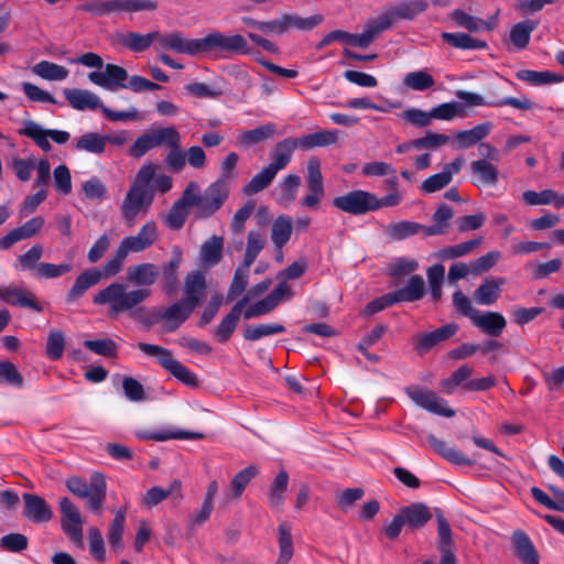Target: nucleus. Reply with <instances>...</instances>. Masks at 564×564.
<instances>
[{"label": "nucleus", "mask_w": 564, "mask_h": 564, "mask_svg": "<svg viewBox=\"0 0 564 564\" xmlns=\"http://www.w3.org/2000/svg\"><path fill=\"white\" fill-rule=\"evenodd\" d=\"M65 349V334L59 329L48 333L45 352L51 360H58L63 357Z\"/></svg>", "instance_id": "nucleus-64"}, {"label": "nucleus", "mask_w": 564, "mask_h": 564, "mask_svg": "<svg viewBox=\"0 0 564 564\" xmlns=\"http://www.w3.org/2000/svg\"><path fill=\"white\" fill-rule=\"evenodd\" d=\"M427 441L431 447L447 462L459 466H471L474 460L466 456L463 452L451 447L445 441L437 438L435 435L430 434Z\"/></svg>", "instance_id": "nucleus-33"}, {"label": "nucleus", "mask_w": 564, "mask_h": 564, "mask_svg": "<svg viewBox=\"0 0 564 564\" xmlns=\"http://www.w3.org/2000/svg\"><path fill=\"white\" fill-rule=\"evenodd\" d=\"M158 37L159 31H153L148 34L127 32L119 36L118 42L129 51L140 53L147 51L154 41H158Z\"/></svg>", "instance_id": "nucleus-36"}, {"label": "nucleus", "mask_w": 564, "mask_h": 564, "mask_svg": "<svg viewBox=\"0 0 564 564\" xmlns=\"http://www.w3.org/2000/svg\"><path fill=\"white\" fill-rule=\"evenodd\" d=\"M272 162L257 173L245 186L246 195H254L271 185L276 174L284 170L291 162L279 143L274 145L271 152Z\"/></svg>", "instance_id": "nucleus-8"}, {"label": "nucleus", "mask_w": 564, "mask_h": 564, "mask_svg": "<svg viewBox=\"0 0 564 564\" xmlns=\"http://www.w3.org/2000/svg\"><path fill=\"white\" fill-rule=\"evenodd\" d=\"M64 96L69 105L76 110H95L98 108L102 110L104 107L100 98L89 90L77 88L65 89Z\"/></svg>", "instance_id": "nucleus-34"}, {"label": "nucleus", "mask_w": 564, "mask_h": 564, "mask_svg": "<svg viewBox=\"0 0 564 564\" xmlns=\"http://www.w3.org/2000/svg\"><path fill=\"white\" fill-rule=\"evenodd\" d=\"M503 278H486L475 291V300L481 305H491L500 296L501 286L505 284Z\"/></svg>", "instance_id": "nucleus-37"}, {"label": "nucleus", "mask_w": 564, "mask_h": 564, "mask_svg": "<svg viewBox=\"0 0 564 564\" xmlns=\"http://www.w3.org/2000/svg\"><path fill=\"white\" fill-rule=\"evenodd\" d=\"M45 220L42 216H35L22 226L10 230L0 238V250H8L14 243L36 236L43 228Z\"/></svg>", "instance_id": "nucleus-21"}, {"label": "nucleus", "mask_w": 564, "mask_h": 564, "mask_svg": "<svg viewBox=\"0 0 564 564\" xmlns=\"http://www.w3.org/2000/svg\"><path fill=\"white\" fill-rule=\"evenodd\" d=\"M181 264V253H177L167 263H165L162 268V281H163V291L166 294H173L178 286V276L177 270Z\"/></svg>", "instance_id": "nucleus-54"}, {"label": "nucleus", "mask_w": 564, "mask_h": 564, "mask_svg": "<svg viewBox=\"0 0 564 564\" xmlns=\"http://www.w3.org/2000/svg\"><path fill=\"white\" fill-rule=\"evenodd\" d=\"M286 329L282 324L272 323V324H259L248 326L243 330V338L248 341H256L261 339L262 337L282 334Z\"/></svg>", "instance_id": "nucleus-58"}, {"label": "nucleus", "mask_w": 564, "mask_h": 564, "mask_svg": "<svg viewBox=\"0 0 564 564\" xmlns=\"http://www.w3.org/2000/svg\"><path fill=\"white\" fill-rule=\"evenodd\" d=\"M280 564H288L293 556V541L291 528L288 523H281L278 528Z\"/></svg>", "instance_id": "nucleus-62"}, {"label": "nucleus", "mask_w": 564, "mask_h": 564, "mask_svg": "<svg viewBox=\"0 0 564 564\" xmlns=\"http://www.w3.org/2000/svg\"><path fill=\"white\" fill-rule=\"evenodd\" d=\"M292 235V220L286 215L278 216L272 223L271 240L275 250H281L290 240Z\"/></svg>", "instance_id": "nucleus-42"}, {"label": "nucleus", "mask_w": 564, "mask_h": 564, "mask_svg": "<svg viewBox=\"0 0 564 564\" xmlns=\"http://www.w3.org/2000/svg\"><path fill=\"white\" fill-rule=\"evenodd\" d=\"M388 30V22L383 23L379 15L369 20L362 33L352 34L341 30H335L326 34L316 45L317 50L324 48L332 43L333 39H344L346 44L361 48L368 47L375 39Z\"/></svg>", "instance_id": "nucleus-6"}, {"label": "nucleus", "mask_w": 564, "mask_h": 564, "mask_svg": "<svg viewBox=\"0 0 564 564\" xmlns=\"http://www.w3.org/2000/svg\"><path fill=\"white\" fill-rule=\"evenodd\" d=\"M458 326L456 324L444 325L430 333H421L415 336L414 349L419 355H425L440 343L449 339L456 334Z\"/></svg>", "instance_id": "nucleus-22"}, {"label": "nucleus", "mask_w": 564, "mask_h": 564, "mask_svg": "<svg viewBox=\"0 0 564 564\" xmlns=\"http://www.w3.org/2000/svg\"><path fill=\"white\" fill-rule=\"evenodd\" d=\"M66 486L72 494L87 500L86 506L89 510L100 512L107 489L105 477L101 474H93L89 484L79 477H70L67 479Z\"/></svg>", "instance_id": "nucleus-5"}, {"label": "nucleus", "mask_w": 564, "mask_h": 564, "mask_svg": "<svg viewBox=\"0 0 564 564\" xmlns=\"http://www.w3.org/2000/svg\"><path fill=\"white\" fill-rule=\"evenodd\" d=\"M59 510L62 514L61 527L63 532L76 547L83 550L85 547L83 535L84 521L79 509L70 501L69 498L64 497L59 501Z\"/></svg>", "instance_id": "nucleus-10"}, {"label": "nucleus", "mask_w": 564, "mask_h": 564, "mask_svg": "<svg viewBox=\"0 0 564 564\" xmlns=\"http://www.w3.org/2000/svg\"><path fill=\"white\" fill-rule=\"evenodd\" d=\"M441 37L444 43L460 50H484L487 43L482 40L474 39L466 33L443 32Z\"/></svg>", "instance_id": "nucleus-45"}, {"label": "nucleus", "mask_w": 564, "mask_h": 564, "mask_svg": "<svg viewBox=\"0 0 564 564\" xmlns=\"http://www.w3.org/2000/svg\"><path fill=\"white\" fill-rule=\"evenodd\" d=\"M392 293L397 303L419 301L425 293L424 280L421 275H412L405 286Z\"/></svg>", "instance_id": "nucleus-40"}, {"label": "nucleus", "mask_w": 564, "mask_h": 564, "mask_svg": "<svg viewBox=\"0 0 564 564\" xmlns=\"http://www.w3.org/2000/svg\"><path fill=\"white\" fill-rule=\"evenodd\" d=\"M535 21H523L517 23L510 32V41L518 50H523L530 42L531 33L535 30Z\"/></svg>", "instance_id": "nucleus-57"}, {"label": "nucleus", "mask_w": 564, "mask_h": 564, "mask_svg": "<svg viewBox=\"0 0 564 564\" xmlns=\"http://www.w3.org/2000/svg\"><path fill=\"white\" fill-rule=\"evenodd\" d=\"M405 393L416 405L431 413L445 417L455 415V411L447 406L446 401L432 390L410 386L405 388Z\"/></svg>", "instance_id": "nucleus-12"}, {"label": "nucleus", "mask_w": 564, "mask_h": 564, "mask_svg": "<svg viewBox=\"0 0 564 564\" xmlns=\"http://www.w3.org/2000/svg\"><path fill=\"white\" fill-rule=\"evenodd\" d=\"M473 324L484 333L498 337L506 328L507 322L503 315L498 312H486L484 314L478 312L473 319Z\"/></svg>", "instance_id": "nucleus-35"}, {"label": "nucleus", "mask_w": 564, "mask_h": 564, "mask_svg": "<svg viewBox=\"0 0 564 564\" xmlns=\"http://www.w3.org/2000/svg\"><path fill=\"white\" fill-rule=\"evenodd\" d=\"M275 131L276 127L274 123H267L252 130H246L238 135V143L241 147L249 148L271 139Z\"/></svg>", "instance_id": "nucleus-41"}, {"label": "nucleus", "mask_w": 564, "mask_h": 564, "mask_svg": "<svg viewBox=\"0 0 564 564\" xmlns=\"http://www.w3.org/2000/svg\"><path fill=\"white\" fill-rule=\"evenodd\" d=\"M491 122H485L474 127L470 130L458 131L455 135V142L458 149H468L482 139H485L491 131Z\"/></svg>", "instance_id": "nucleus-39"}, {"label": "nucleus", "mask_w": 564, "mask_h": 564, "mask_svg": "<svg viewBox=\"0 0 564 564\" xmlns=\"http://www.w3.org/2000/svg\"><path fill=\"white\" fill-rule=\"evenodd\" d=\"M511 543L514 555L523 564H540L539 553L532 543L530 536L522 530L513 531Z\"/></svg>", "instance_id": "nucleus-29"}, {"label": "nucleus", "mask_w": 564, "mask_h": 564, "mask_svg": "<svg viewBox=\"0 0 564 564\" xmlns=\"http://www.w3.org/2000/svg\"><path fill=\"white\" fill-rule=\"evenodd\" d=\"M159 238L158 225L154 220L147 221L135 236L121 240L115 256L102 265V279L117 275L130 252H142L153 246Z\"/></svg>", "instance_id": "nucleus-2"}, {"label": "nucleus", "mask_w": 564, "mask_h": 564, "mask_svg": "<svg viewBox=\"0 0 564 564\" xmlns=\"http://www.w3.org/2000/svg\"><path fill=\"white\" fill-rule=\"evenodd\" d=\"M399 511L410 530L422 529L433 518L432 510L423 502L411 503Z\"/></svg>", "instance_id": "nucleus-31"}, {"label": "nucleus", "mask_w": 564, "mask_h": 564, "mask_svg": "<svg viewBox=\"0 0 564 564\" xmlns=\"http://www.w3.org/2000/svg\"><path fill=\"white\" fill-rule=\"evenodd\" d=\"M202 200L200 186L196 182H189L183 191L181 198L177 199V202L187 209L189 207H196V216L198 218H200Z\"/></svg>", "instance_id": "nucleus-63"}, {"label": "nucleus", "mask_w": 564, "mask_h": 564, "mask_svg": "<svg viewBox=\"0 0 564 564\" xmlns=\"http://www.w3.org/2000/svg\"><path fill=\"white\" fill-rule=\"evenodd\" d=\"M108 139L109 135H101L96 132H86L77 139L74 148L78 151L101 154L106 150Z\"/></svg>", "instance_id": "nucleus-44"}, {"label": "nucleus", "mask_w": 564, "mask_h": 564, "mask_svg": "<svg viewBox=\"0 0 564 564\" xmlns=\"http://www.w3.org/2000/svg\"><path fill=\"white\" fill-rule=\"evenodd\" d=\"M306 169V184L308 194L303 198L301 205L306 208L317 209L322 198L325 195L319 159L315 156L311 158L307 161Z\"/></svg>", "instance_id": "nucleus-13"}, {"label": "nucleus", "mask_w": 564, "mask_h": 564, "mask_svg": "<svg viewBox=\"0 0 564 564\" xmlns=\"http://www.w3.org/2000/svg\"><path fill=\"white\" fill-rule=\"evenodd\" d=\"M137 347L145 356L154 357L158 359L160 366L176 378L182 383L188 387H196L198 383L197 377L186 366L173 357V352L162 346L140 341Z\"/></svg>", "instance_id": "nucleus-4"}, {"label": "nucleus", "mask_w": 564, "mask_h": 564, "mask_svg": "<svg viewBox=\"0 0 564 564\" xmlns=\"http://www.w3.org/2000/svg\"><path fill=\"white\" fill-rule=\"evenodd\" d=\"M419 232L424 234V225L410 220L392 223L386 228L387 236L394 241L406 239Z\"/></svg>", "instance_id": "nucleus-46"}, {"label": "nucleus", "mask_w": 564, "mask_h": 564, "mask_svg": "<svg viewBox=\"0 0 564 564\" xmlns=\"http://www.w3.org/2000/svg\"><path fill=\"white\" fill-rule=\"evenodd\" d=\"M193 312L194 310L183 301H177L167 307L159 308L163 332L173 333L177 330Z\"/></svg>", "instance_id": "nucleus-20"}, {"label": "nucleus", "mask_w": 564, "mask_h": 564, "mask_svg": "<svg viewBox=\"0 0 564 564\" xmlns=\"http://www.w3.org/2000/svg\"><path fill=\"white\" fill-rule=\"evenodd\" d=\"M102 280V273L97 268H90L82 272L74 281V284L66 293V302H77L90 288Z\"/></svg>", "instance_id": "nucleus-26"}, {"label": "nucleus", "mask_w": 564, "mask_h": 564, "mask_svg": "<svg viewBox=\"0 0 564 564\" xmlns=\"http://www.w3.org/2000/svg\"><path fill=\"white\" fill-rule=\"evenodd\" d=\"M481 243V238L464 241L458 245L442 248L437 256L441 259H456L473 252Z\"/></svg>", "instance_id": "nucleus-59"}, {"label": "nucleus", "mask_w": 564, "mask_h": 564, "mask_svg": "<svg viewBox=\"0 0 564 564\" xmlns=\"http://www.w3.org/2000/svg\"><path fill=\"white\" fill-rule=\"evenodd\" d=\"M229 195V187L225 180L212 183L202 194L200 218H208L221 208Z\"/></svg>", "instance_id": "nucleus-18"}, {"label": "nucleus", "mask_w": 564, "mask_h": 564, "mask_svg": "<svg viewBox=\"0 0 564 564\" xmlns=\"http://www.w3.org/2000/svg\"><path fill=\"white\" fill-rule=\"evenodd\" d=\"M104 68V72H90L88 74V79L93 84L110 91H116L119 88H127L126 80L128 79V72L123 67L116 64H106Z\"/></svg>", "instance_id": "nucleus-16"}, {"label": "nucleus", "mask_w": 564, "mask_h": 564, "mask_svg": "<svg viewBox=\"0 0 564 564\" xmlns=\"http://www.w3.org/2000/svg\"><path fill=\"white\" fill-rule=\"evenodd\" d=\"M23 517L34 523L48 522L53 518V511L44 498L34 494H23Z\"/></svg>", "instance_id": "nucleus-24"}, {"label": "nucleus", "mask_w": 564, "mask_h": 564, "mask_svg": "<svg viewBox=\"0 0 564 564\" xmlns=\"http://www.w3.org/2000/svg\"><path fill=\"white\" fill-rule=\"evenodd\" d=\"M517 78L535 86L560 83L564 79L563 76L549 70L538 72L530 69L519 70Z\"/></svg>", "instance_id": "nucleus-56"}, {"label": "nucleus", "mask_w": 564, "mask_h": 564, "mask_svg": "<svg viewBox=\"0 0 564 564\" xmlns=\"http://www.w3.org/2000/svg\"><path fill=\"white\" fill-rule=\"evenodd\" d=\"M375 194L356 189L333 199V206L350 215H365L375 212Z\"/></svg>", "instance_id": "nucleus-11"}, {"label": "nucleus", "mask_w": 564, "mask_h": 564, "mask_svg": "<svg viewBox=\"0 0 564 564\" xmlns=\"http://www.w3.org/2000/svg\"><path fill=\"white\" fill-rule=\"evenodd\" d=\"M126 507L117 510L115 518L109 527L108 541L116 552H120L123 549L122 535L126 524Z\"/></svg>", "instance_id": "nucleus-49"}, {"label": "nucleus", "mask_w": 564, "mask_h": 564, "mask_svg": "<svg viewBox=\"0 0 564 564\" xmlns=\"http://www.w3.org/2000/svg\"><path fill=\"white\" fill-rule=\"evenodd\" d=\"M248 303V299L239 300L230 310V312L223 317L219 325L213 330L215 338L219 343H227L235 333L243 307Z\"/></svg>", "instance_id": "nucleus-27"}, {"label": "nucleus", "mask_w": 564, "mask_h": 564, "mask_svg": "<svg viewBox=\"0 0 564 564\" xmlns=\"http://www.w3.org/2000/svg\"><path fill=\"white\" fill-rule=\"evenodd\" d=\"M454 212L452 207L446 204H442L436 212L433 214L431 226H424L425 236H437L444 235L447 231L448 223L453 218Z\"/></svg>", "instance_id": "nucleus-43"}, {"label": "nucleus", "mask_w": 564, "mask_h": 564, "mask_svg": "<svg viewBox=\"0 0 564 564\" xmlns=\"http://www.w3.org/2000/svg\"><path fill=\"white\" fill-rule=\"evenodd\" d=\"M181 488L182 482L180 480H174L167 489L154 486L145 492L142 502L147 508H152L174 494L180 496Z\"/></svg>", "instance_id": "nucleus-50"}, {"label": "nucleus", "mask_w": 564, "mask_h": 564, "mask_svg": "<svg viewBox=\"0 0 564 564\" xmlns=\"http://www.w3.org/2000/svg\"><path fill=\"white\" fill-rule=\"evenodd\" d=\"M288 485L289 474L285 470H280L270 485L268 494V502L271 508H280L283 505Z\"/></svg>", "instance_id": "nucleus-51"}, {"label": "nucleus", "mask_w": 564, "mask_h": 564, "mask_svg": "<svg viewBox=\"0 0 564 564\" xmlns=\"http://www.w3.org/2000/svg\"><path fill=\"white\" fill-rule=\"evenodd\" d=\"M249 52L248 42L240 34L225 35L219 31H213L199 39V54H206L214 58L230 57Z\"/></svg>", "instance_id": "nucleus-3"}, {"label": "nucleus", "mask_w": 564, "mask_h": 564, "mask_svg": "<svg viewBox=\"0 0 564 564\" xmlns=\"http://www.w3.org/2000/svg\"><path fill=\"white\" fill-rule=\"evenodd\" d=\"M160 275V270L156 264L144 262L130 265L127 269V281L138 289H149L153 285Z\"/></svg>", "instance_id": "nucleus-28"}, {"label": "nucleus", "mask_w": 564, "mask_h": 564, "mask_svg": "<svg viewBox=\"0 0 564 564\" xmlns=\"http://www.w3.org/2000/svg\"><path fill=\"white\" fill-rule=\"evenodd\" d=\"M282 19L285 33L292 29L310 31L324 21V17L322 14H314L312 17L302 18L297 14L284 13L282 14Z\"/></svg>", "instance_id": "nucleus-47"}, {"label": "nucleus", "mask_w": 564, "mask_h": 564, "mask_svg": "<svg viewBox=\"0 0 564 564\" xmlns=\"http://www.w3.org/2000/svg\"><path fill=\"white\" fill-rule=\"evenodd\" d=\"M265 237L259 231H249L247 239V248L242 263L251 267L258 254L264 248Z\"/></svg>", "instance_id": "nucleus-60"}, {"label": "nucleus", "mask_w": 564, "mask_h": 564, "mask_svg": "<svg viewBox=\"0 0 564 564\" xmlns=\"http://www.w3.org/2000/svg\"><path fill=\"white\" fill-rule=\"evenodd\" d=\"M174 127L159 128L142 133L130 147L129 154L133 158H141L150 150L165 145Z\"/></svg>", "instance_id": "nucleus-17"}, {"label": "nucleus", "mask_w": 564, "mask_h": 564, "mask_svg": "<svg viewBox=\"0 0 564 564\" xmlns=\"http://www.w3.org/2000/svg\"><path fill=\"white\" fill-rule=\"evenodd\" d=\"M153 198L152 191L130 186L120 206L124 224L128 227H133L140 217H144L149 213Z\"/></svg>", "instance_id": "nucleus-7"}, {"label": "nucleus", "mask_w": 564, "mask_h": 564, "mask_svg": "<svg viewBox=\"0 0 564 564\" xmlns=\"http://www.w3.org/2000/svg\"><path fill=\"white\" fill-rule=\"evenodd\" d=\"M293 292L286 282L279 283L274 290L269 293L264 299L250 305L245 312L243 317L251 319L254 317L263 316L272 312L283 299H291Z\"/></svg>", "instance_id": "nucleus-15"}, {"label": "nucleus", "mask_w": 564, "mask_h": 564, "mask_svg": "<svg viewBox=\"0 0 564 564\" xmlns=\"http://www.w3.org/2000/svg\"><path fill=\"white\" fill-rule=\"evenodd\" d=\"M158 43L163 50L174 51L180 54L199 55V39H186L181 32L161 34Z\"/></svg>", "instance_id": "nucleus-23"}, {"label": "nucleus", "mask_w": 564, "mask_h": 564, "mask_svg": "<svg viewBox=\"0 0 564 564\" xmlns=\"http://www.w3.org/2000/svg\"><path fill=\"white\" fill-rule=\"evenodd\" d=\"M474 368L468 365H463L456 369L451 377L441 380L440 388L446 394H452L458 386H464L465 382L473 376Z\"/></svg>", "instance_id": "nucleus-53"}, {"label": "nucleus", "mask_w": 564, "mask_h": 564, "mask_svg": "<svg viewBox=\"0 0 564 564\" xmlns=\"http://www.w3.org/2000/svg\"><path fill=\"white\" fill-rule=\"evenodd\" d=\"M33 73L46 80H64L67 78L69 70L62 65L41 61L33 66Z\"/></svg>", "instance_id": "nucleus-55"}, {"label": "nucleus", "mask_w": 564, "mask_h": 564, "mask_svg": "<svg viewBox=\"0 0 564 564\" xmlns=\"http://www.w3.org/2000/svg\"><path fill=\"white\" fill-rule=\"evenodd\" d=\"M473 183L477 187L496 186L499 181V170L491 162L479 159L470 163Z\"/></svg>", "instance_id": "nucleus-30"}, {"label": "nucleus", "mask_w": 564, "mask_h": 564, "mask_svg": "<svg viewBox=\"0 0 564 564\" xmlns=\"http://www.w3.org/2000/svg\"><path fill=\"white\" fill-rule=\"evenodd\" d=\"M435 80L431 74L425 70H415L408 73L403 78V85L410 89L424 91L433 87Z\"/></svg>", "instance_id": "nucleus-61"}, {"label": "nucleus", "mask_w": 564, "mask_h": 564, "mask_svg": "<svg viewBox=\"0 0 564 564\" xmlns=\"http://www.w3.org/2000/svg\"><path fill=\"white\" fill-rule=\"evenodd\" d=\"M224 239L220 236H212L200 247V261L204 267L212 268L218 264L223 257Z\"/></svg>", "instance_id": "nucleus-38"}, {"label": "nucleus", "mask_w": 564, "mask_h": 564, "mask_svg": "<svg viewBox=\"0 0 564 564\" xmlns=\"http://www.w3.org/2000/svg\"><path fill=\"white\" fill-rule=\"evenodd\" d=\"M21 135L32 139L39 148L43 151L48 152L52 150V144L48 141V134L37 122L32 120H25L23 128L19 130Z\"/></svg>", "instance_id": "nucleus-48"}, {"label": "nucleus", "mask_w": 564, "mask_h": 564, "mask_svg": "<svg viewBox=\"0 0 564 564\" xmlns=\"http://www.w3.org/2000/svg\"><path fill=\"white\" fill-rule=\"evenodd\" d=\"M301 177L296 174H288L282 182L279 183V197L278 202L283 205H289L296 199L297 191L301 186Z\"/></svg>", "instance_id": "nucleus-52"}, {"label": "nucleus", "mask_w": 564, "mask_h": 564, "mask_svg": "<svg viewBox=\"0 0 564 564\" xmlns=\"http://www.w3.org/2000/svg\"><path fill=\"white\" fill-rule=\"evenodd\" d=\"M151 294L150 289L129 290L123 283L112 282L98 291L93 301L96 305H108L110 316L128 314L135 322L150 328L154 324L161 323L159 308L147 310L139 305Z\"/></svg>", "instance_id": "nucleus-1"}, {"label": "nucleus", "mask_w": 564, "mask_h": 564, "mask_svg": "<svg viewBox=\"0 0 564 564\" xmlns=\"http://www.w3.org/2000/svg\"><path fill=\"white\" fill-rule=\"evenodd\" d=\"M207 290L206 274L200 270H194L187 273L184 280V294L182 299L191 308H195L200 304Z\"/></svg>", "instance_id": "nucleus-19"}, {"label": "nucleus", "mask_w": 564, "mask_h": 564, "mask_svg": "<svg viewBox=\"0 0 564 564\" xmlns=\"http://www.w3.org/2000/svg\"><path fill=\"white\" fill-rule=\"evenodd\" d=\"M165 147L170 149L165 155L164 162L170 171L180 173L186 165L185 151L182 149V139L177 129L174 127Z\"/></svg>", "instance_id": "nucleus-32"}, {"label": "nucleus", "mask_w": 564, "mask_h": 564, "mask_svg": "<svg viewBox=\"0 0 564 564\" xmlns=\"http://www.w3.org/2000/svg\"><path fill=\"white\" fill-rule=\"evenodd\" d=\"M429 3L425 0H404L389 6L379 18L383 23L388 22V30L397 20H413L425 12Z\"/></svg>", "instance_id": "nucleus-14"}, {"label": "nucleus", "mask_w": 564, "mask_h": 564, "mask_svg": "<svg viewBox=\"0 0 564 564\" xmlns=\"http://www.w3.org/2000/svg\"><path fill=\"white\" fill-rule=\"evenodd\" d=\"M337 132L335 130H319L300 138H286L279 143L281 149L291 160L295 149L310 151L317 147H328L337 142Z\"/></svg>", "instance_id": "nucleus-9"}, {"label": "nucleus", "mask_w": 564, "mask_h": 564, "mask_svg": "<svg viewBox=\"0 0 564 564\" xmlns=\"http://www.w3.org/2000/svg\"><path fill=\"white\" fill-rule=\"evenodd\" d=\"M0 299L8 304L28 307L35 312H42L43 306L35 295L25 288L3 286L0 288Z\"/></svg>", "instance_id": "nucleus-25"}]
</instances>
